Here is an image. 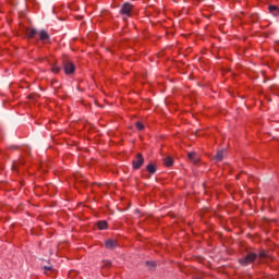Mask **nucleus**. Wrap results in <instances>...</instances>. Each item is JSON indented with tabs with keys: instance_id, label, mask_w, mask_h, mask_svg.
<instances>
[{
	"instance_id": "obj_10",
	"label": "nucleus",
	"mask_w": 279,
	"mask_h": 279,
	"mask_svg": "<svg viewBox=\"0 0 279 279\" xmlns=\"http://www.w3.org/2000/svg\"><path fill=\"white\" fill-rule=\"evenodd\" d=\"M97 228H98V230H106V228H108V222L106 220L98 221Z\"/></svg>"
},
{
	"instance_id": "obj_11",
	"label": "nucleus",
	"mask_w": 279,
	"mask_h": 279,
	"mask_svg": "<svg viewBox=\"0 0 279 279\" xmlns=\"http://www.w3.org/2000/svg\"><path fill=\"white\" fill-rule=\"evenodd\" d=\"M146 171L151 174L156 173V166L154 163H148L146 167Z\"/></svg>"
},
{
	"instance_id": "obj_7",
	"label": "nucleus",
	"mask_w": 279,
	"mask_h": 279,
	"mask_svg": "<svg viewBox=\"0 0 279 279\" xmlns=\"http://www.w3.org/2000/svg\"><path fill=\"white\" fill-rule=\"evenodd\" d=\"M223 156H226V149L218 150L215 156V160L221 162V160H223Z\"/></svg>"
},
{
	"instance_id": "obj_14",
	"label": "nucleus",
	"mask_w": 279,
	"mask_h": 279,
	"mask_svg": "<svg viewBox=\"0 0 279 279\" xmlns=\"http://www.w3.org/2000/svg\"><path fill=\"white\" fill-rule=\"evenodd\" d=\"M146 267L148 269H156V262H146Z\"/></svg>"
},
{
	"instance_id": "obj_12",
	"label": "nucleus",
	"mask_w": 279,
	"mask_h": 279,
	"mask_svg": "<svg viewBox=\"0 0 279 279\" xmlns=\"http://www.w3.org/2000/svg\"><path fill=\"white\" fill-rule=\"evenodd\" d=\"M269 12H271L274 14V16H279V9L276 5H270Z\"/></svg>"
},
{
	"instance_id": "obj_1",
	"label": "nucleus",
	"mask_w": 279,
	"mask_h": 279,
	"mask_svg": "<svg viewBox=\"0 0 279 279\" xmlns=\"http://www.w3.org/2000/svg\"><path fill=\"white\" fill-rule=\"evenodd\" d=\"M26 35L28 38H36V36L39 35V40H41V43H47V40H49V33L45 29L38 32L36 28H28Z\"/></svg>"
},
{
	"instance_id": "obj_16",
	"label": "nucleus",
	"mask_w": 279,
	"mask_h": 279,
	"mask_svg": "<svg viewBox=\"0 0 279 279\" xmlns=\"http://www.w3.org/2000/svg\"><path fill=\"white\" fill-rule=\"evenodd\" d=\"M105 264L102 265V267H105V268H109V267H112V262H110V260H105L104 262Z\"/></svg>"
},
{
	"instance_id": "obj_15",
	"label": "nucleus",
	"mask_w": 279,
	"mask_h": 279,
	"mask_svg": "<svg viewBox=\"0 0 279 279\" xmlns=\"http://www.w3.org/2000/svg\"><path fill=\"white\" fill-rule=\"evenodd\" d=\"M51 71H52V73H60V71H62V68H60L58 65H53Z\"/></svg>"
},
{
	"instance_id": "obj_19",
	"label": "nucleus",
	"mask_w": 279,
	"mask_h": 279,
	"mask_svg": "<svg viewBox=\"0 0 279 279\" xmlns=\"http://www.w3.org/2000/svg\"><path fill=\"white\" fill-rule=\"evenodd\" d=\"M135 213H141V210H138V209H135Z\"/></svg>"
},
{
	"instance_id": "obj_9",
	"label": "nucleus",
	"mask_w": 279,
	"mask_h": 279,
	"mask_svg": "<svg viewBox=\"0 0 279 279\" xmlns=\"http://www.w3.org/2000/svg\"><path fill=\"white\" fill-rule=\"evenodd\" d=\"M163 165L166 167H172L173 166V158L171 156H167L163 158Z\"/></svg>"
},
{
	"instance_id": "obj_4",
	"label": "nucleus",
	"mask_w": 279,
	"mask_h": 279,
	"mask_svg": "<svg viewBox=\"0 0 279 279\" xmlns=\"http://www.w3.org/2000/svg\"><path fill=\"white\" fill-rule=\"evenodd\" d=\"M63 68H64V73L66 75H72V73H75V64H73V62L69 60L63 61Z\"/></svg>"
},
{
	"instance_id": "obj_18",
	"label": "nucleus",
	"mask_w": 279,
	"mask_h": 279,
	"mask_svg": "<svg viewBox=\"0 0 279 279\" xmlns=\"http://www.w3.org/2000/svg\"><path fill=\"white\" fill-rule=\"evenodd\" d=\"M44 269H45L46 271H51V269H53V267H52V266H44Z\"/></svg>"
},
{
	"instance_id": "obj_8",
	"label": "nucleus",
	"mask_w": 279,
	"mask_h": 279,
	"mask_svg": "<svg viewBox=\"0 0 279 279\" xmlns=\"http://www.w3.org/2000/svg\"><path fill=\"white\" fill-rule=\"evenodd\" d=\"M187 157L192 162L196 165V162H199V156H197V153H189Z\"/></svg>"
},
{
	"instance_id": "obj_5",
	"label": "nucleus",
	"mask_w": 279,
	"mask_h": 279,
	"mask_svg": "<svg viewBox=\"0 0 279 279\" xmlns=\"http://www.w3.org/2000/svg\"><path fill=\"white\" fill-rule=\"evenodd\" d=\"M132 4L125 2L120 10V14H123L124 16H130V14L132 13Z\"/></svg>"
},
{
	"instance_id": "obj_2",
	"label": "nucleus",
	"mask_w": 279,
	"mask_h": 279,
	"mask_svg": "<svg viewBox=\"0 0 279 279\" xmlns=\"http://www.w3.org/2000/svg\"><path fill=\"white\" fill-rule=\"evenodd\" d=\"M258 258V255L255 253H248L244 257L239 259L240 265H243L244 267H247V265H252L254 260Z\"/></svg>"
},
{
	"instance_id": "obj_6",
	"label": "nucleus",
	"mask_w": 279,
	"mask_h": 279,
	"mask_svg": "<svg viewBox=\"0 0 279 279\" xmlns=\"http://www.w3.org/2000/svg\"><path fill=\"white\" fill-rule=\"evenodd\" d=\"M105 246L107 250H114V247H117V241L116 240H107L105 243Z\"/></svg>"
},
{
	"instance_id": "obj_13",
	"label": "nucleus",
	"mask_w": 279,
	"mask_h": 279,
	"mask_svg": "<svg viewBox=\"0 0 279 279\" xmlns=\"http://www.w3.org/2000/svg\"><path fill=\"white\" fill-rule=\"evenodd\" d=\"M257 258H259V263H263V258H267V253L265 251L260 252Z\"/></svg>"
},
{
	"instance_id": "obj_17",
	"label": "nucleus",
	"mask_w": 279,
	"mask_h": 279,
	"mask_svg": "<svg viewBox=\"0 0 279 279\" xmlns=\"http://www.w3.org/2000/svg\"><path fill=\"white\" fill-rule=\"evenodd\" d=\"M136 128H137V130H145V125H143L141 122H136Z\"/></svg>"
},
{
	"instance_id": "obj_3",
	"label": "nucleus",
	"mask_w": 279,
	"mask_h": 279,
	"mask_svg": "<svg viewBox=\"0 0 279 279\" xmlns=\"http://www.w3.org/2000/svg\"><path fill=\"white\" fill-rule=\"evenodd\" d=\"M145 162V158H143V154L138 153L135 157V159H133L132 163H133V169H141V167H143Z\"/></svg>"
}]
</instances>
